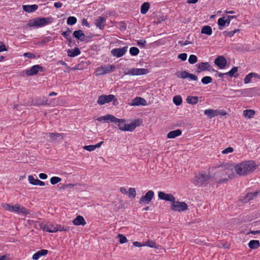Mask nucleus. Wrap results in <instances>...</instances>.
I'll return each instance as SVG.
<instances>
[{
    "label": "nucleus",
    "mask_w": 260,
    "mask_h": 260,
    "mask_svg": "<svg viewBox=\"0 0 260 260\" xmlns=\"http://www.w3.org/2000/svg\"><path fill=\"white\" fill-rule=\"evenodd\" d=\"M257 166L252 160H246L235 165V172L239 176H243L253 172Z\"/></svg>",
    "instance_id": "1"
},
{
    "label": "nucleus",
    "mask_w": 260,
    "mask_h": 260,
    "mask_svg": "<svg viewBox=\"0 0 260 260\" xmlns=\"http://www.w3.org/2000/svg\"><path fill=\"white\" fill-rule=\"evenodd\" d=\"M1 206L5 210L17 214H21L23 215H26L29 214V211L28 210L18 204L14 205L7 203H2Z\"/></svg>",
    "instance_id": "2"
},
{
    "label": "nucleus",
    "mask_w": 260,
    "mask_h": 260,
    "mask_svg": "<svg viewBox=\"0 0 260 260\" xmlns=\"http://www.w3.org/2000/svg\"><path fill=\"white\" fill-rule=\"evenodd\" d=\"M211 177L209 174L199 173L196 175L193 183L198 186L206 185L211 181Z\"/></svg>",
    "instance_id": "3"
},
{
    "label": "nucleus",
    "mask_w": 260,
    "mask_h": 260,
    "mask_svg": "<svg viewBox=\"0 0 260 260\" xmlns=\"http://www.w3.org/2000/svg\"><path fill=\"white\" fill-rule=\"evenodd\" d=\"M51 21L49 18H36L30 20L28 22L29 27H40L50 23Z\"/></svg>",
    "instance_id": "4"
},
{
    "label": "nucleus",
    "mask_w": 260,
    "mask_h": 260,
    "mask_svg": "<svg viewBox=\"0 0 260 260\" xmlns=\"http://www.w3.org/2000/svg\"><path fill=\"white\" fill-rule=\"evenodd\" d=\"M40 228L43 229V231L49 232V233H55L57 231H66L67 229L64 227H62L60 225H56V226L53 224L48 222L45 224L43 226L42 225H40Z\"/></svg>",
    "instance_id": "5"
},
{
    "label": "nucleus",
    "mask_w": 260,
    "mask_h": 260,
    "mask_svg": "<svg viewBox=\"0 0 260 260\" xmlns=\"http://www.w3.org/2000/svg\"><path fill=\"white\" fill-rule=\"evenodd\" d=\"M115 69L114 65L106 64L97 68L94 74L96 76L103 75L112 72Z\"/></svg>",
    "instance_id": "6"
},
{
    "label": "nucleus",
    "mask_w": 260,
    "mask_h": 260,
    "mask_svg": "<svg viewBox=\"0 0 260 260\" xmlns=\"http://www.w3.org/2000/svg\"><path fill=\"white\" fill-rule=\"evenodd\" d=\"M171 208L175 211L183 212L187 210L188 206L185 203L176 201L175 199L174 201L172 202Z\"/></svg>",
    "instance_id": "7"
},
{
    "label": "nucleus",
    "mask_w": 260,
    "mask_h": 260,
    "mask_svg": "<svg viewBox=\"0 0 260 260\" xmlns=\"http://www.w3.org/2000/svg\"><path fill=\"white\" fill-rule=\"evenodd\" d=\"M224 170V167H221L218 169L214 174V177L216 182L218 183H221L224 181H226L229 180L228 177L225 172H223Z\"/></svg>",
    "instance_id": "8"
},
{
    "label": "nucleus",
    "mask_w": 260,
    "mask_h": 260,
    "mask_svg": "<svg viewBox=\"0 0 260 260\" xmlns=\"http://www.w3.org/2000/svg\"><path fill=\"white\" fill-rule=\"evenodd\" d=\"M148 70L147 69L132 68L128 69L126 72L125 73V75L139 76L146 75L148 73Z\"/></svg>",
    "instance_id": "9"
},
{
    "label": "nucleus",
    "mask_w": 260,
    "mask_h": 260,
    "mask_svg": "<svg viewBox=\"0 0 260 260\" xmlns=\"http://www.w3.org/2000/svg\"><path fill=\"white\" fill-rule=\"evenodd\" d=\"M225 174L228 176L229 179L235 177L234 170L235 171V165L233 163H229L224 165Z\"/></svg>",
    "instance_id": "10"
},
{
    "label": "nucleus",
    "mask_w": 260,
    "mask_h": 260,
    "mask_svg": "<svg viewBox=\"0 0 260 260\" xmlns=\"http://www.w3.org/2000/svg\"><path fill=\"white\" fill-rule=\"evenodd\" d=\"M112 101H115V96L114 95H102L99 97L97 103L100 105H103Z\"/></svg>",
    "instance_id": "11"
},
{
    "label": "nucleus",
    "mask_w": 260,
    "mask_h": 260,
    "mask_svg": "<svg viewBox=\"0 0 260 260\" xmlns=\"http://www.w3.org/2000/svg\"><path fill=\"white\" fill-rule=\"evenodd\" d=\"M43 68L39 64L32 66L29 69L24 70L22 73L25 74L27 76H34L36 75L39 71L42 72Z\"/></svg>",
    "instance_id": "12"
},
{
    "label": "nucleus",
    "mask_w": 260,
    "mask_h": 260,
    "mask_svg": "<svg viewBox=\"0 0 260 260\" xmlns=\"http://www.w3.org/2000/svg\"><path fill=\"white\" fill-rule=\"evenodd\" d=\"M197 67V73H199L204 71H213L212 67L208 62H202L196 65Z\"/></svg>",
    "instance_id": "13"
},
{
    "label": "nucleus",
    "mask_w": 260,
    "mask_h": 260,
    "mask_svg": "<svg viewBox=\"0 0 260 260\" xmlns=\"http://www.w3.org/2000/svg\"><path fill=\"white\" fill-rule=\"evenodd\" d=\"M154 196V192L150 190L147 192L146 194L144 196H142L140 200V204H148L152 200V198Z\"/></svg>",
    "instance_id": "14"
},
{
    "label": "nucleus",
    "mask_w": 260,
    "mask_h": 260,
    "mask_svg": "<svg viewBox=\"0 0 260 260\" xmlns=\"http://www.w3.org/2000/svg\"><path fill=\"white\" fill-rule=\"evenodd\" d=\"M127 51V47L122 48L113 49L111 51V54L116 57H120L123 56Z\"/></svg>",
    "instance_id": "15"
},
{
    "label": "nucleus",
    "mask_w": 260,
    "mask_h": 260,
    "mask_svg": "<svg viewBox=\"0 0 260 260\" xmlns=\"http://www.w3.org/2000/svg\"><path fill=\"white\" fill-rule=\"evenodd\" d=\"M214 63L218 66L219 69H224L227 63V60L223 56H218L214 60Z\"/></svg>",
    "instance_id": "16"
},
{
    "label": "nucleus",
    "mask_w": 260,
    "mask_h": 260,
    "mask_svg": "<svg viewBox=\"0 0 260 260\" xmlns=\"http://www.w3.org/2000/svg\"><path fill=\"white\" fill-rule=\"evenodd\" d=\"M258 194V191L247 193L246 196L241 197L240 200L241 202L246 203L251 200H254L257 196Z\"/></svg>",
    "instance_id": "17"
},
{
    "label": "nucleus",
    "mask_w": 260,
    "mask_h": 260,
    "mask_svg": "<svg viewBox=\"0 0 260 260\" xmlns=\"http://www.w3.org/2000/svg\"><path fill=\"white\" fill-rule=\"evenodd\" d=\"M256 88H251L248 89H245L243 90H237L235 92H240L242 95L245 96H253L256 94Z\"/></svg>",
    "instance_id": "18"
},
{
    "label": "nucleus",
    "mask_w": 260,
    "mask_h": 260,
    "mask_svg": "<svg viewBox=\"0 0 260 260\" xmlns=\"http://www.w3.org/2000/svg\"><path fill=\"white\" fill-rule=\"evenodd\" d=\"M158 198L166 201L172 202L174 201L175 198L172 194L165 193L162 191H159L158 193Z\"/></svg>",
    "instance_id": "19"
},
{
    "label": "nucleus",
    "mask_w": 260,
    "mask_h": 260,
    "mask_svg": "<svg viewBox=\"0 0 260 260\" xmlns=\"http://www.w3.org/2000/svg\"><path fill=\"white\" fill-rule=\"evenodd\" d=\"M146 101L144 99L141 97H137L132 101L129 105L131 106L140 105L145 106L146 105Z\"/></svg>",
    "instance_id": "20"
},
{
    "label": "nucleus",
    "mask_w": 260,
    "mask_h": 260,
    "mask_svg": "<svg viewBox=\"0 0 260 260\" xmlns=\"http://www.w3.org/2000/svg\"><path fill=\"white\" fill-rule=\"evenodd\" d=\"M116 120V117L111 114H107L105 116H101L96 119V120L99 121H105V122H113Z\"/></svg>",
    "instance_id": "21"
},
{
    "label": "nucleus",
    "mask_w": 260,
    "mask_h": 260,
    "mask_svg": "<svg viewBox=\"0 0 260 260\" xmlns=\"http://www.w3.org/2000/svg\"><path fill=\"white\" fill-rule=\"evenodd\" d=\"M140 124L139 120H135L129 123L126 124V131L132 132L137 126H138Z\"/></svg>",
    "instance_id": "22"
},
{
    "label": "nucleus",
    "mask_w": 260,
    "mask_h": 260,
    "mask_svg": "<svg viewBox=\"0 0 260 260\" xmlns=\"http://www.w3.org/2000/svg\"><path fill=\"white\" fill-rule=\"evenodd\" d=\"M22 7L23 11L29 13H33L38 9V6L36 4L31 5H22Z\"/></svg>",
    "instance_id": "23"
},
{
    "label": "nucleus",
    "mask_w": 260,
    "mask_h": 260,
    "mask_svg": "<svg viewBox=\"0 0 260 260\" xmlns=\"http://www.w3.org/2000/svg\"><path fill=\"white\" fill-rule=\"evenodd\" d=\"M114 122L117 123L119 128L122 131H126L125 120L123 119H118L116 117Z\"/></svg>",
    "instance_id": "24"
},
{
    "label": "nucleus",
    "mask_w": 260,
    "mask_h": 260,
    "mask_svg": "<svg viewBox=\"0 0 260 260\" xmlns=\"http://www.w3.org/2000/svg\"><path fill=\"white\" fill-rule=\"evenodd\" d=\"M218 110L213 109H207L204 111V114L206 115L208 118H212L214 117L218 116Z\"/></svg>",
    "instance_id": "25"
},
{
    "label": "nucleus",
    "mask_w": 260,
    "mask_h": 260,
    "mask_svg": "<svg viewBox=\"0 0 260 260\" xmlns=\"http://www.w3.org/2000/svg\"><path fill=\"white\" fill-rule=\"evenodd\" d=\"M73 223L75 225H85L86 223L82 216L78 215L73 220Z\"/></svg>",
    "instance_id": "26"
},
{
    "label": "nucleus",
    "mask_w": 260,
    "mask_h": 260,
    "mask_svg": "<svg viewBox=\"0 0 260 260\" xmlns=\"http://www.w3.org/2000/svg\"><path fill=\"white\" fill-rule=\"evenodd\" d=\"M106 24V19L102 17H99L97 18L95 22V25L97 27L102 29L104 28Z\"/></svg>",
    "instance_id": "27"
},
{
    "label": "nucleus",
    "mask_w": 260,
    "mask_h": 260,
    "mask_svg": "<svg viewBox=\"0 0 260 260\" xmlns=\"http://www.w3.org/2000/svg\"><path fill=\"white\" fill-rule=\"evenodd\" d=\"M182 134V132L180 129H176L170 132L167 134V138L168 139H174L177 137L180 136Z\"/></svg>",
    "instance_id": "28"
},
{
    "label": "nucleus",
    "mask_w": 260,
    "mask_h": 260,
    "mask_svg": "<svg viewBox=\"0 0 260 260\" xmlns=\"http://www.w3.org/2000/svg\"><path fill=\"white\" fill-rule=\"evenodd\" d=\"M103 143V142L101 141V142L97 143L95 145H91L84 146H83V148L84 150H86L87 151H92L94 150L96 148H100Z\"/></svg>",
    "instance_id": "29"
},
{
    "label": "nucleus",
    "mask_w": 260,
    "mask_h": 260,
    "mask_svg": "<svg viewBox=\"0 0 260 260\" xmlns=\"http://www.w3.org/2000/svg\"><path fill=\"white\" fill-rule=\"evenodd\" d=\"M48 251L45 249L39 250L32 255V259L38 260L41 256L46 255Z\"/></svg>",
    "instance_id": "30"
},
{
    "label": "nucleus",
    "mask_w": 260,
    "mask_h": 260,
    "mask_svg": "<svg viewBox=\"0 0 260 260\" xmlns=\"http://www.w3.org/2000/svg\"><path fill=\"white\" fill-rule=\"evenodd\" d=\"M255 114V112L253 110H245L243 111V116L244 117L250 119L254 117Z\"/></svg>",
    "instance_id": "31"
},
{
    "label": "nucleus",
    "mask_w": 260,
    "mask_h": 260,
    "mask_svg": "<svg viewBox=\"0 0 260 260\" xmlns=\"http://www.w3.org/2000/svg\"><path fill=\"white\" fill-rule=\"evenodd\" d=\"M75 38L80 41H83L85 39V35L81 30H76L73 33Z\"/></svg>",
    "instance_id": "32"
},
{
    "label": "nucleus",
    "mask_w": 260,
    "mask_h": 260,
    "mask_svg": "<svg viewBox=\"0 0 260 260\" xmlns=\"http://www.w3.org/2000/svg\"><path fill=\"white\" fill-rule=\"evenodd\" d=\"M67 53L69 56L73 57L79 55L81 52L78 48H76L73 50L69 49Z\"/></svg>",
    "instance_id": "33"
},
{
    "label": "nucleus",
    "mask_w": 260,
    "mask_h": 260,
    "mask_svg": "<svg viewBox=\"0 0 260 260\" xmlns=\"http://www.w3.org/2000/svg\"><path fill=\"white\" fill-rule=\"evenodd\" d=\"M201 33L208 36H210L212 34V28L208 25L204 26L201 29Z\"/></svg>",
    "instance_id": "34"
},
{
    "label": "nucleus",
    "mask_w": 260,
    "mask_h": 260,
    "mask_svg": "<svg viewBox=\"0 0 260 260\" xmlns=\"http://www.w3.org/2000/svg\"><path fill=\"white\" fill-rule=\"evenodd\" d=\"M186 100L187 103L195 105L198 102V97L195 96H188Z\"/></svg>",
    "instance_id": "35"
},
{
    "label": "nucleus",
    "mask_w": 260,
    "mask_h": 260,
    "mask_svg": "<svg viewBox=\"0 0 260 260\" xmlns=\"http://www.w3.org/2000/svg\"><path fill=\"white\" fill-rule=\"evenodd\" d=\"M62 134L60 133H48L47 134V136L52 141L56 140L59 138H62Z\"/></svg>",
    "instance_id": "36"
},
{
    "label": "nucleus",
    "mask_w": 260,
    "mask_h": 260,
    "mask_svg": "<svg viewBox=\"0 0 260 260\" xmlns=\"http://www.w3.org/2000/svg\"><path fill=\"white\" fill-rule=\"evenodd\" d=\"M150 8V5L148 3L145 2L142 4L141 7V13L142 14H145Z\"/></svg>",
    "instance_id": "37"
},
{
    "label": "nucleus",
    "mask_w": 260,
    "mask_h": 260,
    "mask_svg": "<svg viewBox=\"0 0 260 260\" xmlns=\"http://www.w3.org/2000/svg\"><path fill=\"white\" fill-rule=\"evenodd\" d=\"M248 246L251 249H256L259 246V242L258 240H251L249 243Z\"/></svg>",
    "instance_id": "38"
},
{
    "label": "nucleus",
    "mask_w": 260,
    "mask_h": 260,
    "mask_svg": "<svg viewBox=\"0 0 260 260\" xmlns=\"http://www.w3.org/2000/svg\"><path fill=\"white\" fill-rule=\"evenodd\" d=\"M144 246H148L151 248H158V246L156 245V243L152 240H148L145 242H144Z\"/></svg>",
    "instance_id": "39"
},
{
    "label": "nucleus",
    "mask_w": 260,
    "mask_h": 260,
    "mask_svg": "<svg viewBox=\"0 0 260 260\" xmlns=\"http://www.w3.org/2000/svg\"><path fill=\"white\" fill-rule=\"evenodd\" d=\"M173 102L176 106H179L182 103V99L179 95H176L173 98Z\"/></svg>",
    "instance_id": "40"
},
{
    "label": "nucleus",
    "mask_w": 260,
    "mask_h": 260,
    "mask_svg": "<svg viewBox=\"0 0 260 260\" xmlns=\"http://www.w3.org/2000/svg\"><path fill=\"white\" fill-rule=\"evenodd\" d=\"M218 25L219 26V29L220 30L222 29L225 26H226V24L225 21V17H223L218 19Z\"/></svg>",
    "instance_id": "41"
},
{
    "label": "nucleus",
    "mask_w": 260,
    "mask_h": 260,
    "mask_svg": "<svg viewBox=\"0 0 260 260\" xmlns=\"http://www.w3.org/2000/svg\"><path fill=\"white\" fill-rule=\"evenodd\" d=\"M237 71L238 68L234 67L229 72L225 73V75L229 76L230 77H237V76L235 75V74L237 72Z\"/></svg>",
    "instance_id": "42"
},
{
    "label": "nucleus",
    "mask_w": 260,
    "mask_h": 260,
    "mask_svg": "<svg viewBox=\"0 0 260 260\" xmlns=\"http://www.w3.org/2000/svg\"><path fill=\"white\" fill-rule=\"evenodd\" d=\"M28 181L30 184L37 185L38 179L35 178L32 175H29L28 176Z\"/></svg>",
    "instance_id": "43"
},
{
    "label": "nucleus",
    "mask_w": 260,
    "mask_h": 260,
    "mask_svg": "<svg viewBox=\"0 0 260 260\" xmlns=\"http://www.w3.org/2000/svg\"><path fill=\"white\" fill-rule=\"evenodd\" d=\"M188 74H189V73L185 71H184L178 72L177 73V76L179 78H180L182 79H186V78H187Z\"/></svg>",
    "instance_id": "44"
},
{
    "label": "nucleus",
    "mask_w": 260,
    "mask_h": 260,
    "mask_svg": "<svg viewBox=\"0 0 260 260\" xmlns=\"http://www.w3.org/2000/svg\"><path fill=\"white\" fill-rule=\"evenodd\" d=\"M201 82L204 84H208L212 82V78L210 76H205L202 79Z\"/></svg>",
    "instance_id": "45"
},
{
    "label": "nucleus",
    "mask_w": 260,
    "mask_h": 260,
    "mask_svg": "<svg viewBox=\"0 0 260 260\" xmlns=\"http://www.w3.org/2000/svg\"><path fill=\"white\" fill-rule=\"evenodd\" d=\"M128 195L130 198L134 199L136 196V191L135 188L131 187L128 189Z\"/></svg>",
    "instance_id": "46"
},
{
    "label": "nucleus",
    "mask_w": 260,
    "mask_h": 260,
    "mask_svg": "<svg viewBox=\"0 0 260 260\" xmlns=\"http://www.w3.org/2000/svg\"><path fill=\"white\" fill-rule=\"evenodd\" d=\"M77 22V19L74 16H70L67 19V24L69 25H74Z\"/></svg>",
    "instance_id": "47"
},
{
    "label": "nucleus",
    "mask_w": 260,
    "mask_h": 260,
    "mask_svg": "<svg viewBox=\"0 0 260 260\" xmlns=\"http://www.w3.org/2000/svg\"><path fill=\"white\" fill-rule=\"evenodd\" d=\"M129 53L132 55L136 56L139 54V50L137 47H133L130 48Z\"/></svg>",
    "instance_id": "48"
},
{
    "label": "nucleus",
    "mask_w": 260,
    "mask_h": 260,
    "mask_svg": "<svg viewBox=\"0 0 260 260\" xmlns=\"http://www.w3.org/2000/svg\"><path fill=\"white\" fill-rule=\"evenodd\" d=\"M198 61L197 57L195 55H190L188 58V62L190 64H194Z\"/></svg>",
    "instance_id": "49"
},
{
    "label": "nucleus",
    "mask_w": 260,
    "mask_h": 260,
    "mask_svg": "<svg viewBox=\"0 0 260 260\" xmlns=\"http://www.w3.org/2000/svg\"><path fill=\"white\" fill-rule=\"evenodd\" d=\"M61 179L60 178L58 177H56V176H54V177H52L51 179H50V183L52 184H55L58 182H59L60 181H61Z\"/></svg>",
    "instance_id": "50"
},
{
    "label": "nucleus",
    "mask_w": 260,
    "mask_h": 260,
    "mask_svg": "<svg viewBox=\"0 0 260 260\" xmlns=\"http://www.w3.org/2000/svg\"><path fill=\"white\" fill-rule=\"evenodd\" d=\"M118 238L119 239V242L121 244H123L127 242V238L125 236L122 234H118Z\"/></svg>",
    "instance_id": "51"
},
{
    "label": "nucleus",
    "mask_w": 260,
    "mask_h": 260,
    "mask_svg": "<svg viewBox=\"0 0 260 260\" xmlns=\"http://www.w3.org/2000/svg\"><path fill=\"white\" fill-rule=\"evenodd\" d=\"M234 149L232 147H229L226 148L224 149L221 151V153L223 154H226L228 153H232L234 151Z\"/></svg>",
    "instance_id": "52"
},
{
    "label": "nucleus",
    "mask_w": 260,
    "mask_h": 260,
    "mask_svg": "<svg viewBox=\"0 0 260 260\" xmlns=\"http://www.w3.org/2000/svg\"><path fill=\"white\" fill-rule=\"evenodd\" d=\"M252 78V75L251 73L248 74L246 76V77L244 78V83L245 84H248L250 83L251 81Z\"/></svg>",
    "instance_id": "53"
},
{
    "label": "nucleus",
    "mask_w": 260,
    "mask_h": 260,
    "mask_svg": "<svg viewBox=\"0 0 260 260\" xmlns=\"http://www.w3.org/2000/svg\"><path fill=\"white\" fill-rule=\"evenodd\" d=\"M239 31V29H235L234 30H233V31H225L224 33L225 34V36L231 37L233 36L235 33H236L237 32H238Z\"/></svg>",
    "instance_id": "54"
},
{
    "label": "nucleus",
    "mask_w": 260,
    "mask_h": 260,
    "mask_svg": "<svg viewBox=\"0 0 260 260\" xmlns=\"http://www.w3.org/2000/svg\"><path fill=\"white\" fill-rule=\"evenodd\" d=\"M187 57V55L185 53H181L178 55V58L180 59L181 60L183 61H185L186 60Z\"/></svg>",
    "instance_id": "55"
},
{
    "label": "nucleus",
    "mask_w": 260,
    "mask_h": 260,
    "mask_svg": "<svg viewBox=\"0 0 260 260\" xmlns=\"http://www.w3.org/2000/svg\"><path fill=\"white\" fill-rule=\"evenodd\" d=\"M7 51V48L4 42L0 41V52Z\"/></svg>",
    "instance_id": "56"
},
{
    "label": "nucleus",
    "mask_w": 260,
    "mask_h": 260,
    "mask_svg": "<svg viewBox=\"0 0 260 260\" xmlns=\"http://www.w3.org/2000/svg\"><path fill=\"white\" fill-rule=\"evenodd\" d=\"M71 31L70 30H68V31H63L61 33V35L66 38L67 39V40H70V33Z\"/></svg>",
    "instance_id": "57"
},
{
    "label": "nucleus",
    "mask_w": 260,
    "mask_h": 260,
    "mask_svg": "<svg viewBox=\"0 0 260 260\" xmlns=\"http://www.w3.org/2000/svg\"><path fill=\"white\" fill-rule=\"evenodd\" d=\"M0 260H11L10 255H1L0 254Z\"/></svg>",
    "instance_id": "58"
},
{
    "label": "nucleus",
    "mask_w": 260,
    "mask_h": 260,
    "mask_svg": "<svg viewBox=\"0 0 260 260\" xmlns=\"http://www.w3.org/2000/svg\"><path fill=\"white\" fill-rule=\"evenodd\" d=\"M187 78H189L190 80L197 81L198 80L197 76L192 74L189 73Z\"/></svg>",
    "instance_id": "59"
},
{
    "label": "nucleus",
    "mask_w": 260,
    "mask_h": 260,
    "mask_svg": "<svg viewBox=\"0 0 260 260\" xmlns=\"http://www.w3.org/2000/svg\"><path fill=\"white\" fill-rule=\"evenodd\" d=\"M133 245L135 247H138L144 246V243H141L138 241H135V242H133Z\"/></svg>",
    "instance_id": "60"
},
{
    "label": "nucleus",
    "mask_w": 260,
    "mask_h": 260,
    "mask_svg": "<svg viewBox=\"0 0 260 260\" xmlns=\"http://www.w3.org/2000/svg\"><path fill=\"white\" fill-rule=\"evenodd\" d=\"M82 24L83 25L86 26L88 27H90L89 24L88 23L87 19L84 18L82 19Z\"/></svg>",
    "instance_id": "61"
},
{
    "label": "nucleus",
    "mask_w": 260,
    "mask_h": 260,
    "mask_svg": "<svg viewBox=\"0 0 260 260\" xmlns=\"http://www.w3.org/2000/svg\"><path fill=\"white\" fill-rule=\"evenodd\" d=\"M146 42L145 41L143 40H139L137 42V44L139 46L144 47L146 44Z\"/></svg>",
    "instance_id": "62"
},
{
    "label": "nucleus",
    "mask_w": 260,
    "mask_h": 260,
    "mask_svg": "<svg viewBox=\"0 0 260 260\" xmlns=\"http://www.w3.org/2000/svg\"><path fill=\"white\" fill-rule=\"evenodd\" d=\"M39 177L41 179H46L47 178V175L45 173L39 174Z\"/></svg>",
    "instance_id": "63"
},
{
    "label": "nucleus",
    "mask_w": 260,
    "mask_h": 260,
    "mask_svg": "<svg viewBox=\"0 0 260 260\" xmlns=\"http://www.w3.org/2000/svg\"><path fill=\"white\" fill-rule=\"evenodd\" d=\"M23 56L25 57H29V58H32L34 57V55L33 54L29 52L24 53L23 54Z\"/></svg>",
    "instance_id": "64"
}]
</instances>
